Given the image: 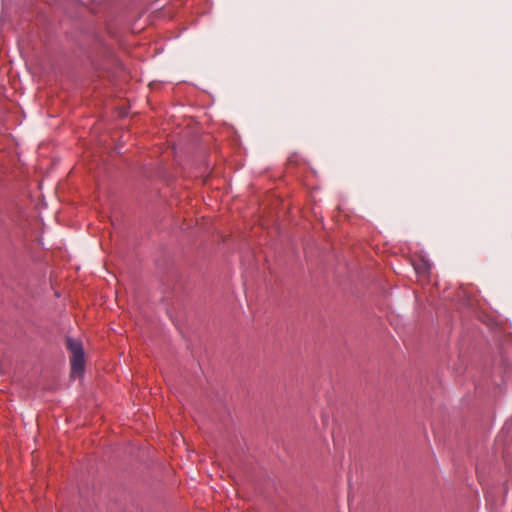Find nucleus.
Instances as JSON below:
<instances>
[{
    "mask_svg": "<svg viewBox=\"0 0 512 512\" xmlns=\"http://www.w3.org/2000/svg\"><path fill=\"white\" fill-rule=\"evenodd\" d=\"M68 350L71 352V373L73 376L81 375L84 371V350L79 340L68 337L66 339Z\"/></svg>",
    "mask_w": 512,
    "mask_h": 512,
    "instance_id": "1",
    "label": "nucleus"
},
{
    "mask_svg": "<svg viewBox=\"0 0 512 512\" xmlns=\"http://www.w3.org/2000/svg\"><path fill=\"white\" fill-rule=\"evenodd\" d=\"M414 269L418 274L426 275L430 270V263L424 259H420L413 263Z\"/></svg>",
    "mask_w": 512,
    "mask_h": 512,
    "instance_id": "2",
    "label": "nucleus"
}]
</instances>
